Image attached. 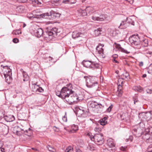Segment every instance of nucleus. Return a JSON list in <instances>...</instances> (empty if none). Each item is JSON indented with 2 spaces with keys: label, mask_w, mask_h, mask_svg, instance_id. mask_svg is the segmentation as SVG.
<instances>
[{
  "label": "nucleus",
  "mask_w": 152,
  "mask_h": 152,
  "mask_svg": "<svg viewBox=\"0 0 152 152\" xmlns=\"http://www.w3.org/2000/svg\"><path fill=\"white\" fill-rule=\"evenodd\" d=\"M86 81V85L88 88H92L97 84V78L95 77L84 76Z\"/></svg>",
  "instance_id": "f257e3e1"
},
{
  "label": "nucleus",
  "mask_w": 152,
  "mask_h": 152,
  "mask_svg": "<svg viewBox=\"0 0 152 152\" xmlns=\"http://www.w3.org/2000/svg\"><path fill=\"white\" fill-rule=\"evenodd\" d=\"M82 63L84 66L92 69L99 68V64L94 61H83Z\"/></svg>",
  "instance_id": "f03ea898"
},
{
  "label": "nucleus",
  "mask_w": 152,
  "mask_h": 152,
  "mask_svg": "<svg viewBox=\"0 0 152 152\" xmlns=\"http://www.w3.org/2000/svg\"><path fill=\"white\" fill-rule=\"evenodd\" d=\"M129 42L132 45L136 46V48L139 49L141 48V46L139 43V37L136 35H133L129 37Z\"/></svg>",
  "instance_id": "7ed1b4c3"
},
{
  "label": "nucleus",
  "mask_w": 152,
  "mask_h": 152,
  "mask_svg": "<svg viewBox=\"0 0 152 152\" xmlns=\"http://www.w3.org/2000/svg\"><path fill=\"white\" fill-rule=\"evenodd\" d=\"M11 130L13 133L18 136H20L22 133H25V134L28 135L27 134L28 131L24 129H22L19 127L18 126H16L14 127H12Z\"/></svg>",
  "instance_id": "20e7f679"
},
{
  "label": "nucleus",
  "mask_w": 152,
  "mask_h": 152,
  "mask_svg": "<svg viewBox=\"0 0 152 152\" xmlns=\"http://www.w3.org/2000/svg\"><path fill=\"white\" fill-rule=\"evenodd\" d=\"M78 98L77 94L72 90V92L70 93L69 97L67 99H66V101L70 104V103L77 102Z\"/></svg>",
  "instance_id": "39448f33"
},
{
  "label": "nucleus",
  "mask_w": 152,
  "mask_h": 152,
  "mask_svg": "<svg viewBox=\"0 0 152 152\" xmlns=\"http://www.w3.org/2000/svg\"><path fill=\"white\" fill-rule=\"evenodd\" d=\"M62 99H67L70 93L72 92V89L67 87H63L61 89Z\"/></svg>",
  "instance_id": "423d86ee"
},
{
  "label": "nucleus",
  "mask_w": 152,
  "mask_h": 152,
  "mask_svg": "<svg viewBox=\"0 0 152 152\" xmlns=\"http://www.w3.org/2000/svg\"><path fill=\"white\" fill-rule=\"evenodd\" d=\"M93 138H94V140L98 145H102L104 142V137L102 134H95Z\"/></svg>",
  "instance_id": "0eeeda50"
},
{
  "label": "nucleus",
  "mask_w": 152,
  "mask_h": 152,
  "mask_svg": "<svg viewBox=\"0 0 152 152\" xmlns=\"http://www.w3.org/2000/svg\"><path fill=\"white\" fill-rule=\"evenodd\" d=\"M134 21L132 20L130 18H127L126 20L122 21L118 27L121 29L125 28L129 26L130 24L134 25Z\"/></svg>",
  "instance_id": "6e6552de"
},
{
  "label": "nucleus",
  "mask_w": 152,
  "mask_h": 152,
  "mask_svg": "<svg viewBox=\"0 0 152 152\" xmlns=\"http://www.w3.org/2000/svg\"><path fill=\"white\" fill-rule=\"evenodd\" d=\"M42 15H43V17H45V16H51L52 18H55L59 17L61 14L58 12L51 10L49 12L43 14Z\"/></svg>",
  "instance_id": "1a4fd4ad"
},
{
  "label": "nucleus",
  "mask_w": 152,
  "mask_h": 152,
  "mask_svg": "<svg viewBox=\"0 0 152 152\" xmlns=\"http://www.w3.org/2000/svg\"><path fill=\"white\" fill-rule=\"evenodd\" d=\"M107 17L106 15H102L97 16L96 15L92 17V19L93 21H103L106 19Z\"/></svg>",
  "instance_id": "9d476101"
},
{
  "label": "nucleus",
  "mask_w": 152,
  "mask_h": 152,
  "mask_svg": "<svg viewBox=\"0 0 152 152\" xmlns=\"http://www.w3.org/2000/svg\"><path fill=\"white\" fill-rule=\"evenodd\" d=\"M58 29L56 28H54L50 31H48L47 34L49 37H50V38H51L52 37H55L57 34Z\"/></svg>",
  "instance_id": "9b49d317"
},
{
  "label": "nucleus",
  "mask_w": 152,
  "mask_h": 152,
  "mask_svg": "<svg viewBox=\"0 0 152 152\" xmlns=\"http://www.w3.org/2000/svg\"><path fill=\"white\" fill-rule=\"evenodd\" d=\"M122 78H120L118 80V82L117 83L118 85V95L119 96H121V94L122 93V91L121 90L122 88V86L121 85L123 83Z\"/></svg>",
  "instance_id": "f8f14e48"
},
{
  "label": "nucleus",
  "mask_w": 152,
  "mask_h": 152,
  "mask_svg": "<svg viewBox=\"0 0 152 152\" xmlns=\"http://www.w3.org/2000/svg\"><path fill=\"white\" fill-rule=\"evenodd\" d=\"M142 138L147 142H152V135L148 133L144 134L142 136Z\"/></svg>",
  "instance_id": "ddd939ff"
},
{
  "label": "nucleus",
  "mask_w": 152,
  "mask_h": 152,
  "mask_svg": "<svg viewBox=\"0 0 152 152\" xmlns=\"http://www.w3.org/2000/svg\"><path fill=\"white\" fill-rule=\"evenodd\" d=\"M150 114L149 112L147 113H142L139 114V117L141 119H150Z\"/></svg>",
  "instance_id": "4468645a"
},
{
  "label": "nucleus",
  "mask_w": 152,
  "mask_h": 152,
  "mask_svg": "<svg viewBox=\"0 0 152 152\" xmlns=\"http://www.w3.org/2000/svg\"><path fill=\"white\" fill-rule=\"evenodd\" d=\"M4 75L5 78V81L10 84V69H7L4 72Z\"/></svg>",
  "instance_id": "2eb2a0df"
},
{
  "label": "nucleus",
  "mask_w": 152,
  "mask_h": 152,
  "mask_svg": "<svg viewBox=\"0 0 152 152\" xmlns=\"http://www.w3.org/2000/svg\"><path fill=\"white\" fill-rule=\"evenodd\" d=\"M115 44L116 45V48L118 49L121 51L126 54H128L130 53V52L127 51L126 50L122 48L120 44L116 43H115Z\"/></svg>",
  "instance_id": "dca6fc26"
},
{
  "label": "nucleus",
  "mask_w": 152,
  "mask_h": 152,
  "mask_svg": "<svg viewBox=\"0 0 152 152\" xmlns=\"http://www.w3.org/2000/svg\"><path fill=\"white\" fill-rule=\"evenodd\" d=\"M61 0H52L51 1L49 2V3L52 4L53 6H58L61 5Z\"/></svg>",
  "instance_id": "f3484780"
},
{
  "label": "nucleus",
  "mask_w": 152,
  "mask_h": 152,
  "mask_svg": "<svg viewBox=\"0 0 152 152\" xmlns=\"http://www.w3.org/2000/svg\"><path fill=\"white\" fill-rule=\"evenodd\" d=\"M107 144L110 148H113L115 146V144L112 138H110L108 140Z\"/></svg>",
  "instance_id": "a211bd4d"
},
{
  "label": "nucleus",
  "mask_w": 152,
  "mask_h": 152,
  "mask_svg": "<svg viewBox=\"0 0 152 152\" xmlns=\"http://www.w3.org/2000/svg\"><path fill=\"white\" fill-rule=\"evenodd\" d=\"M43 31L41 28H38L36 32V35L38 37H40L43 34Z\"/></svg>",
  "instance_id": "6ab92c4d"
},
{
  "label": "nucleus",
  "mask_w": 152,
  "mask_h": 152,
  "mask_svg": "<svg viewBox=\"0 0 152 152\" xmlns=\"http://www.w3.org/2000/svg\"><path fill=\"white\" fill-rule=\"evenodd\" d=\"M37 83L36 82L35 83H32V90L34 92H37V91L38 89L39 88V85H37Z\"/></svg>",
  "instance_id": "aec40b11"
},
{
  "label": "nucleus",
  "mask_w": 152,
  "mask_h": 152,
  "mask_svg": "<svg viewBox=\"0 0 152 152\" xmlns=\"http://www.w3.org/2000/svg\"><path fill=\"white\" fill-rule=\"evenodd\" d=\"M107 117H104L102 119L100 120L99 121V123L100 125L102 126L105 125L107 123Z\"/></svg>",
  "instance_id": "412c9836"
},
{
  "label": "nucleus",
  "mask_w": 152,
  "mask_h": 152,
  "mask_svg": "<svg viewBox=\"0 0 152 152\" xmlns=\"http://www.w3.org/2000/svg\"><path fill=\"white\" fill-rule=\"evenodd\" d=\"M78 130V126L77 125L73 124L72 125L71 127V132L72 133H74L77 130Z\"/></svg>",
  "instance_id": "4be33fe9"
},
{
  "label": "nucleus",
  "mask_w": 152,
  "mask_h": 152,
  "mask_svg": "<svg viewBox=\"0 0 152 152\" xmlns=\"http://www.w3.org/2000/svg\"><path fill=\"white\" fill-rule=\"evenodd\" d=\"M81 34L77 31H75L73 32L72 37L74 39H75L80 36Z\"/></svg>",
  "instance_id": "5701e85b"
},
{
  "label": "nucleus",
  "mask_w": 152,
  "mask_h": 152,
  "mask_svg": "<svg viewBox=\"0 0 152 152\" xmlns=\"http://www.w3.org/2000/svg\"><path fill=\"white\" fill-rule=\"evenodd\" d=\"M102 32V28H99L96 29L94 30V33L95 35L96 36H99L101 34V32Z\"/></svg>",
  "instance_id": "b1692460"
},
{
  "label": "nucleus",
  "mask_w": 152,
  "mask_h": 152,
  "mask_svg": "<svg viewBox=\"0 0 152 152\" xmlns=\"http://www.w3.org/2000/svg\"><path fill=\"white\" fill-rule=\"evenodd\" d=\"M24 7L22 6H20L16 8V11L19 12H22L24 10Z\"/></svg>",
  "instance_id": "393cba45"
},
{
  "label": "nucleus",
  "mask_w": 152,
  "mask_h": 152,
  "mask_svg": "<svg viewBox=\"0 0 152 152\" xmlns=\"http://www.w3.org/2000/svg\"><path fill=\"white\" fill-rule=\"evenodd\" d=\"M148 40L146 39H145L142 41L141 44L143 47H147L148 45Z\"/></svg>",
  "instance_id": "a878e982"
},
{
  "label": "nucleus",
  "mask_w": 152,
  "mask_h": 152,
  "mask_svg": "<svg viewBox=\"0 0 152 152\" xmlns=\"http://www.w3.org/2000/svg\"><path fill=\"white\" fill-rule=\"evenodd\" d=\"M47 148L49 151L51 152H56L55 149L53 147L49 145L47 146Z\"/></svg>",
  "instance_id": "bb28decb"
},
{
  "label": "nucleus",
  "mask_w": 152,
  "mask_h": 152,
  "mask_svg": "<svg viewBox=\"0 0 152 152\" xmlns=\"http://www.w3.org/2000/svg\"><path fill=\"white\" fill-rule=\"evenodd\" d=\"M134 89L139 92H141L143 91V88L140 86H137L134 88Z\"/></svg>",
  "instance_id": "cd10ccee"
},
{
  "label": "nucleus",
  "mask_w": 152,
  "mask_h": 152,
  "mask_svg": "<svg viewBox=\"0 0 152 152\" xmlns=\"http://www.w3.org/2000/svg\"><path fill=\"white\" fill-rule=\"evenodd\" d=\"M129 73L127 72H125L124 73L122 76V79L128 80L129 78Z\"/></svg>",
  "instance_id": "c85d7f7f"
},
{
  "label": "nucleus",
  "mask_w": 152,
  "mask_h": 152,
  "mask_svg": "<svg viewBox=\"0 0 152 152\" xmlns=\"http://www.w3.org/2000/svg\"><path fill=\"white\" fill-rule=\"evenodd\" d=\"M79 12L81 14V15L82 16H85L87 15V13L86 10L80 9L79 10Z\"/></svg>",
  "instance_id": "c756f323"
},
{
  "label": "nucleus",
  "mask_w": 152,
  "mask_h": 152,
  "mask_svg": "<svg viewBox=\"0 0 152 152\" xmlns=\"http://www.w3.org/2000/svg\"><path fill=\"white\" fill-rule=\"evenodd\" d=\"M98 103L95 102H92L90 104V106L92 108H94L97 106Z\"/></svg>",
  "instance_id": "7c9ffc66"
},
{
  "label": "nucleus",
  "mask_w": 152,
  "mask_h": 152,
  "mask_svg": "<svg viewBox=\"0 0 152 152\" xmlns=\"http://www.w3.org/2000/svg\"><path fill=\"white\" fill-rule=\"evenodd\" d=\"M93 8L91 7H86V11L87 12H88L89 13L92 12H93Z\"/></svg>",
  "instance_id": "2f4dec72"
},
{
  "label": "nucleus",
  "mask_w": 152,
  "mask_h": 152,
  "mask_svg": "<svg viewBox=\"0 0 152 152\" xmlns=\"http://www.w3.org/2000/svg\"><path fill=\"white\" fill-rule=\"evenodd\" d=\"M104 46L103 44H99L98 46L97 47L96 50H101V49H103L102 48V47Z\"/></svg>",
  "instance_id": "473e14b6"
},
{
  "label": "nucleus",
  "mask_w": 152,
  "mask_h": 152,
  "mask_svg": "<svg viewBox=\"0 0 152 152\" xmlns=\"http://www.w3.org/2000/svg\"><path fill=\"white\" fill-rule=\"evenodd\" d=\"M148 73L152 74V63L148 66Z\"/></svg>",
  "instance_id": "72a5a7b5"
},
{
  "label": "nucleus",
  "mask_w": 152,
  "mask_h": 152,
  "mask_svg": "<svg viewBox=\"0 0 152 152\" xmlns=\"http://www.w3.org/2000/svg\"><path fill=\"white\" fill-rule=\"evenodd\" d=\"M61 90V91H57L56 92V94L57 96L62 99Z\"/></svg>",
  "instance_id": "f704fd0d"
},
{
  "label": "nucleus",
  "mask_w": 152,
  "mask_h": 152,
  "mask_svg": "<svg viewBox=\"0 0 152 152\" xmlns=\"http://www.w3.org/2000/svg\"><path fill=\"white\" fill-rule=\"evenodd\" d=\"M102 129L100 127H96L94 129V131L95 132H101L102 131Z\"/></svg>",
  "instance_id": "c9c22d12"
},
{
  "label": "nucleus",
  "mask_w": 152,
  "mask_h": 152,
  "mask_svg": "<svg viewBox=\"0 0 152 152\" xmlns=\"http://www.w3.org/2000/svg\"><path fill=\"white\" fill-rule=\"evenodd\" d=\"M147 151L148 152H152V144L150 145L148 147Z\"/></svg>",
  "instance_id": "e433bc0d"
},
{
  "label": "nucleus",
  "mask_w": 152,
  "mask_h": 152,
  "mask_svg": "<svg viewBox=\"0 0 152 152\" xmlns=\"http://www.w3.org/2000/svg\"><path fill=\"white\" fill-rule=\"evenodd\" d=\"M113 107V105L112 104H111L107 109L106 111L107 112L109 113L110 112L111 110L112 109V108Z\"/></svg>",
  "instance_id": "4c0bfd02"
},
{
  "label": "nucleus",
  "mask_w": 152,
  "mask_h": 152,
  "mask_svg": "<svg viewBox=\"0 0 152 152\" xmlns=\"http://www.w3.org/2000/svg\"><path fill=\"white\" fill-rule=\"evenodd\" d=\"M72 148L71 147H68L65 150L66 152H72Z\"/></svg>",
  "instance_id": "58836bf2"
},
{
  "label": "nucleus",
  "mask_w": 152,
  "mask_h": 152,
  "mask_svg": "<svg viewBox=\"0 0 152 152\" xmlns=\"http://www.w3.org/2000/svg\"><path fill=\"white\" fill-rule=\"evenodd\" d=\"M9 131L8 128L7 129H5L3 132V134L5 135H6L8 134Z\"/></svg>",
  "instance_id": "ea45409f"
},
{
  "label": "nucleus",
  "mask_w": 152,
  "mask_h": 152,
  "mask_svg": "<svg viewBox=\"0 0 152 152\" xmlns=\"http://www.w3.org/2000/svg\"><path fill=\"white\" fill-rule=\"evenodd\" d=\"M66 113H65V115L63 116V118H62V119H63V120L64 121V122H66L67 121V117L66 116Z\"/></svg>",
  "instance_id": "a19ab883"
},
{
  "label": "nucleus",
  "mask_w": 152,
  "mask_h": 152,
  "mask_svg": "<svg viewBox=\"0 0 152 152\" xmlns=\"http://www.w3.org/2000/svg\"><path fill=\"white\" fill-rule=\"evenodd\" d=\"M146 91L148 94H152V89H147L146 90Z\"/></svg>",
  "instance_id": "79ce46f5"
},
{
  "label": "nucleus",
  "mask_w": 152,
  "mask_h": 152,
  "mask_svg": "<svg viewBox=\"0 0 152 152\" xmlns=\"http://www.w3.org/2000/svg\"><path fill=\"white\" fill-rule=\"evenodd\" d=\"M44 90L42 89V88L39 86V88H38V89L37 91V92H42Z\"/></svg>",
  "instance_id": "37998d69"
},
{
  "label": "nucleus",
  "mask_w": 152,
  "mask_h": 152,
  "mask_svg": "<svg viewBox=\"0 0 152 152\" xmlns=\"http://www.w3.org/2000/svg\"><path fill=\"white\" fill-rule=\"evenodd\" d=\"M19 40L17 38H15L13 39L12 40V41L13 42L15 43H17L19 42Z\"/></svg>",
  "instance_id": "c03bdc74"
},
{
  "label": "nucleus",
  "mask_w": 152,
  "mask_h": 152,
  "mask_svg": "<svg viewBox=\"0 0 152 152\" xmlns=\"http://www.w3.org/2000/svg\"><path fill=\"white\" fill-rule=\"evenodd\" d=\"M99 53L102 56V54H103V49H101V50H97Z\"/></svg>",
  "instance_id": "a18cd8bd"
},
{
  "label": "nucleus",
  "mask_w": 152,
  "mask_h": 152,
  "mask_svg": "<svg viewBox=\"0 0 152 152\" xmlns=\"http://www.w3.org/2000/svg\"><path fill=\"white\" fill-rule=\"evenodd\" d=\"M31 1L33 4H37L38 2L37 0H31Z\"/></svg>",
  "instance_id": "49530a36"
},
{
  "label": "nucleus",
  "mask_w": 152,
  "mask_h": 152,
  "mask_svg": "<svg viewBox=\"0 0 152 152\" xmlns=\"http://www.w3.org/2000/svg\"><path fill=\"white\" fill-rule=\"evenodd\" d=\"M126 147H121L120 149L123 151H125L126 150Z\"/></svg>",
  "instance_id": "de8ad7c7"
},
{
  "label": "nucleus",
  "mask_w": 152,
  "mask_h": 152,
  "mask_svg": "<svg viewBox=\"0 0 152 152\" xmlns=\"http://www.w3.org/2000/svg\"><path fill=\"white\" fill-rule=\"evenodd\" d=\"M103 152H112L110 149L107 148L104 149L103 150Z\"/></svg>",
  "instance_id": "09e8293b"
},
{
  "label": "nucleus",
  "mask_w": 152,
  "mask_h": 152,
  "mask_svg": "<svg viewBox=\"0 0 152 152\" xmlns=\"http://www.w3.org/2000/svg\"><path fill=\"white\" fill-rule=\"evenodd\" d=\"M15 120V118L13 115H12L10 118V122H12Z\"/></svg>",
  "instance_id": "8fccbe9b"
},
{
  "label": "nucleus",
  "mask_w": 152,
  "mask_h": 152,
  "mask_svg": "<svg viewBox=\"0 0 152 152\" xmlns=\"http://www.w3.org/2000/svg\"><path fill=\"white\" fill-rule=\"evenodd\" d=\"M97 106H99V108H102L104 107V105H102V104L100 103H98Z\"/></svg>",
  "instance_id": "3c124183"
},
{
  "label": "nucleus",
  "mask_w": 152,
  "mask_h": 152,
  "mask_svg": "<svg viewBox=\"0 0 152 152\" xmlns=\"http://www.w3.org/2000/svg\"><path fill=\"white\" fill-rule=\"evenodd\" d=\"M23 77H27L28 75H27V74L26 73V72H25L24 71H23Z\"/></svg>",
  "instance_id": "603ef678"
},
{
  "label": "nucleus",
  "mask_w": 152,
  "mask_h": 152,
  "mask_svg": "<svg viewBox=\"0 0 152 152\" xmlns=\"http://www.w3.org/2000/svg\"><path fill=\"white\" fill-rule=\"evenodd\" d=\"M148 133L152 135V127L150 128Z\"/></svg>",
  "instance_id": "864d4df0"
},
{
  "label": "nucleus",
  "mask_w": 152,
  "mask_h": 152,
  "mask_svg": "<svg viewBox=\"0 0 152 152\" xmlns=\"http://www.w3.org/2000/svg\"><path fill=\"white\" fill-rule=\"evenodd\" d=\"M76 152H82V151L80 150L79 148H77L75 149Z\"/></svg>",
  "instance_id": "5fc2aeb1"
},
{
  "label": "nucleus",
  "mask_w": 152,
  "mask_h": 152,
  "mask_svg": "<svg viewBox=\"0 0 152 152\" xmlns=\"http://www.w3.org/2000/svg\"><path fill=\"white\" fill-rule=\"evenodd\" d=\"M125 0L128 1L129 3H130L131 4H132L133 3L134 0Z\"/></svg>",
  "instance_id": "6e6d98bb"
},
{
  "label": "nucleus",
  "mask_w": 152,
  "mask_h": 152,
  "mask_svg": "<svg viewBox=\"0 0 152 152\" xmlns=\"http://www.w3.org/2000/svg\"><path fill=\"white\" fill-rule=\"evenodd\" d=\"M149 112V113L150 114V118H151V119H152V110L151 111Z\"/></svg>",
  "instance_id": "4d7b16f0"
},
{
  "label": "nucleus",
  "mask_w": 152,
  "mask_h": 152,
  "mask_svg": "<svg viewBox=\"0 0 152 152\" xmlns=\"http://www.w3.org/2000/svg\"><path fill=\"white\" fill-rule=\"evenodd\" d=\"M21 33V32L20 31H16L15 32V34H17L18 35L20 34Z\"/></svg>",
  "instance_id": "13d9d810"
},
{
  "label": "nucleus",
  "mask_w": 152,
  "mask_h": 152,
  "mask_svg": "<svg viewBox=\"0 0 152 152\" xmlns=\"http://www.w3.org/2000/svg\"><path fill=\"white\" fill-rule=\"evenodd\" d=\"M113 62H115L116 63H118L119 62L116 60L115 58H114L113 59Z\"/></svg>",
  "instance_id": "bf43d9fd"
},
{
  "label": "nucleus",
  "mask_w": 152,
  "mask_h": 152,
  "mask_svg": "<svg viewBox=\"0 0 152 152\" xmlns=\"http://www.w3.org/2000/svg\"><path fill=\"white\" fill-rule=\"evenodd\" d=\"M134 103L135 104H136V103L138 102L139 101L138 100H137V99H135L134 100Z\"/></svg>",
  "instance_id": "052dcab7"
},
{
  "label": "nucleus",
  "mask_w": 152,
  "mask_h": 152,
  "mask_svg": "<svg viewBox=\"0 0 152 152\" xmlns=\"http://www.w3.org/2000/svg\"><path fill=\"white\" fill-rule=\"evenodd\" d=\"M93 137H94V136H90V138L91 140L92 141L94 140V138H93Z\"/></svg>",
  "instance_id": "680f3d73"
},
{
  "label": "nucleus",
  "mask_w": 152,
  "mask_h": 152,
  "mask_svg": "<svg viewBox=\"0 0 152 152\" xmlns=\"http://www.w3.org/2000/svg\"><path fill=\"white\" fill-rule=\"evenodd\" d=\"M118 55L117 54H115L113 56V58H116L118 57Z\"/></svg>",
  "instance_id": "e2e57ef3"
},
{
  "label": "nucleus",
  "mask_w": 152,
  "mask_h": 152,
  "mask_svg": "<svg viewBox=\"0 0 152 152\" xmlns=\"http://www.w3.org/2000/svg\"><path fill=\"white\" fill-rule=\"evenodd\" d=\"M130 140V141H132V139L131 137L129 138V139H126V142H127L128 141V140Z\"/></svg>",
  "instance_id": "0e129e2a"
},
{
  "label": "nucleus",
  "mask_w": 152,
  "mask_h": 152,
  "mask_svg": "<svg viewBox=\"0 0 152 152\" xmlns=\"http://www.w3.org/2000/svg\"><path fill=\"white\" fill-rule=\"evenodd\" d=\"M146 53L147 54H149L152 55V52H150L149 51H148V52H146Z\"/></svg>",
  "instance_id": "69168bd1"
},
{
  "label": "nucleus",
  "mask_w": 152,
  "mask_h": 152,
  "mask_svg": "<svg viewBox=\"0 0 152 152\" xmlns=\"http://www.w3.org/2000/svg\"><path fill=\"white\" fill-rule=\"evenodd\" d=\"M23 27L24 28L26 26V24H25L24 23H23Z\"/></svg>",
  "instance_id": "338daca9"
},
{
  "label": "nucleus",
  "mask_w": 152,
  "mask_h": 152,
  "mask_svg": "<svg viewBox=\"0 0 152 152\" xmlns=\"http://www.w3.org/2000/svg\"><path fill=\"white\" fill-rule=\"evenodd\" d=\"M146 74H143L142 76V77L143 78L146 77Z\"/></svg>",
  "instance_id": "774afa93"
}]
</instances>
